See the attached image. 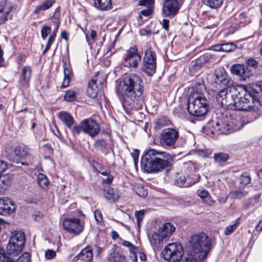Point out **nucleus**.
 Returning a JSON list of instances; mask_svg holds the SVG:
<instances>
[{"label": "nucleus", "mask_w": 262, "mask_h": 262, "mask_svg": "<svg viewBox=\"0 0 262 262\" xmlns=\"http://www.w3.org/2000/svg\"><path fill=\"white\" fill-rule=\"evenodd\" d=\"M64 79L63 80V82L62 85H61V88H66L69 85V84L71 81V77H70V70L65 68L64 69Z\"/></svg>", "instance_id": "4c0bfd02"}, {"label": "nucleus", "mask_w": 262, "mask_h": 262, "mask_svg": "<svg viewBox=\"0 0 262 262\" xmlns=\"http://www.w3.org/2000/svg\"><path fill=\"white\" fill-rule=\"evenodd\" d=\"M208 101L203 94L198 92H192L187 100L189 113L196 117H202L207 112Z\"/></svg>", "instance_id": "39448f33"}, {"label": "nucleus", "mask_w": 262, "mask_h": 262, "mask_svg": "<svg viewBox=\"0 0 262 262\" xmlns=\"http://www.w3.org/2000/svg\"><path fill=\"white\" fill-rule=\"evenodd\" d=\"M145 211L144 210L137 211L135 212V215L137 219V225L139 228L141 227L142 222L143 220Z\"/></svg>", "instance_id": "de8ad7c7"}, {"label": "nucleus", "mask_w": 262, "mask_h": 262, "mask_svg": "<svg viewBox=\"0 0 262 262\" xmlns=\"http://www.w3.org/2000/svg\"><path fill=\"white\" fill-rule=\"evenodd\" d=\"M55 1H45L41 5L36 7L34 11L36 14L40 13L41 12L47 10L50 8L54 4Z\"/></svg>", "instance_id": "f704fd0d"}, {"label": "nucleus", "mask_w": 262, "mask_h": 262, "mask_svg": "<svg viewBox=\"0 0 262 262\" xmlns=\"http://www.w3.org/2000/svg\"><path fill=\"white\" fill-rule=\"evenodd\" d=\"M175 229V227L170 223L164 224L159 229L160 231L164 234V235L167 239L174 232Z\"/></svg>", "instance_id": "c756f323"}, {"label": "nucleus", "mask_w": 262, "mask_h": 262, "mask_svg": "<svg viewBox=\"0 0 262 262\" xmlns=\"http://www.w3.org/2000/svg\"><path fill=\"white\" fill-rule=\"evenodd\" d=\"M102 83L101 81H98L95 77L92 79L87 89V93L90 97L95 98L97 97L99 92L97 85L98 84H102Z\"/></svg>", "instance_id": "b1692460"}, {"label": "nucleus", "mask_w": 262, "mask_h": 262, "mask_svg": "<svg viewBox=\"0 0 262 262\" xmlns=\"http://www.w3.org/2000/svg\"><path fill=\"white\" fill-rule=\"evenodd\" d=\"M163 258L169 262L180 261L183 255L184 250L179 243L169 244L162 251Z\"/></svg>", "instance_id": "0eeeda50"}, {"label": "nucleus", "mask_w": 262, "mask_h": 262, "mask_svg": "<svg viewBox=\"0 0 262 262\" xmlns=\"http://www.w3.org/2000/svg\"><path fill=\"white\" fill-rule=\"evenodd\" d=\"M203 201L204 203L206 204L209 206H212L215 203V201L212 199L210 194L208 195L204 200H203Z\"/></svg>", "instance_id": "680f3d73"}, {"label": "nucleus", "mask_w": 262, "mask_h": 262, "mask_svg": "<svg viewBox=\"0 0 262 262\" xmlns=\"http://www.w3.org/2000/svg\"><path fill=\"white\" fill-rule=\"evenodd\" d=\"M94 6L100 11H107L112 8V1H94Z\"/></svg>", "instance_id": "2f4dec72"}, {"label": "nucleus", "mask_w": 262, "mask_h": 262, "mask_svg": "<svg viewBox=\"0 0 262 262\" xmlns=\"http://www.w3.org/2000/svg\"><path fill=\"white\" fill-rule=\"evenodd\" d=\"M189 244L191 251L186 262H201L207 257L212 247L211 239L204 233L192 235Z\"/></svg>", "instance_id": "7ed1b4c3"}, {"label": "nucleus", "mask_w": 262, "mask_h": 262, "mask_svg": "<svg viewBox=\"0 0 262 262\" xmlns=\"http://www.w3.org/2000/svg\"><path fill=\"white\" fill-rule=\"evenodd\" d=\"M138 194L142 196L143 198L145 197L147 194V191L145 189H144L143 187L138 189V191L137 192Z\"/></svg>", "instance_id": "338daca9"}, {"label": "nucleus", "mask_w": 262, "mask_h": 262, "mask_svg": "<svg viewBox=\"0 0 262 262\" xmlns=\"http://www.w3.org/2000/svg\"><path fill=\"white\" fill-rule=\"evenodd\" d=\"M166 153L154 149L146 151L141 160L142 167L148 173L158 172L163 170L169 165V162L163 158Z\"/></svg>", "instance_id": "20e7f679"}, {"label": "nucleus", "mask_w": 262, "mask_h": 262, "mask_svg": "<svg viewBox=\"0 0 262 262\" xmlns=\"http://www.w3.org/2000/svg\"><path fill=\"white\" fill-rule=\"evenodd\" d=\"M247 67L252 68L256 69L258 67V62L253 58H250L246 60Z\"/></svg>", "instance_id": "603ef678"}, {"label": "nucleus", "mask_w": 262, "mask_h": 262, "mask_svg": "<svg viewBox=\"0 0 262 262\" xmlns=\"http://www.w3.org/2000/svg\"><path fill=\"white\" fill-rule=\"evenodd\" d=\"M13 179V174L8 173L0 176V192H4L11 185Z\"/></svg>", "instance_id": "a878e982"}, {"label": "nucleus", "mask_w": 262, "mask_h": 262, "mask_svg": "<svg viewBox=\"0 0 262 262\" xmlns=\"http://www.w3.org/2000/svg\"><path fill=\"white\" fill-rule=\"evenodd\" d=\"M97 170L103 176H107L110 173V170L106 167H103L101 164H98Z\"/></svg>", "instance_id": "6e6d98bb"}, {"label": "nucleus", "mask_w": 262, "mask_h": 262, "mask_svg": "<svg viewBox=\"0 0 262 262\" xmlns=\"http://www.w3.org/2000/svg\"><path fill=\"white\" fill-rule=\"evenodd\" d=\"M227 117L228 119H230V126L231 128L232 132L240 129L243 126V123L240 117H234L231 115L229 116H227Z\"/></svg>", "instance_id": "c85d7f7f"}, {"label": "nucleus", "mask_w": 262, "mask_h": 262, "mask_svg": "<svg viewBox=\"0 0 262 262\" xmlns=\"http://www.w3.org/2000/svg\"><path fill=\"white\" fill-rule=\"evenodd\" d=\"M230 119L227 116H223L221 119L215 121H212L209 122L206 127L208 128L212 134H228L232 133L230 126Z\"/></svg>", "instance_id": "6e6552de"}, {"label": "nucleus", "mask_w": 262, "mask_h": 262, "mask_svg": "<svg viewBox=\"0 0 262 262\" xmlns=\"http://www.w3.org/2000/svg\"><path fill=\"white\" fill-rule=\"evenodd\" d=\"M148 237L150 244L157 248L159 247L164 242L167 240L164 234L161 232L159 229L154 232L151 236Z\"/></svg>", "instance_id": "412c9836"}, {"label": "nucleus", "mask_w": 262, "mask_h": 262, "mask_svg": "<svg viewBox=\"0 0 262 262\" xmlns=\"http://www.w3.org/2000/svg\"><path fill=\"white\" fill-rule=\"evenodd\" d=\"M108 177L106 179H104L102 180V183L103 184H111L113 179V177L111 175H107Z\"/></svg>", "instance_id": "774afa93"}, {"label": "nucleus", "mask_w": 262, "mask_h": 262, "mask_svg": "<svg viewBox=\"0 0 262 262\" xmlns=\"http://www.w3.org/2000/svg\"><path fill=\"white\" fill-rule=\"evenodd\" d=\"M213 81L212 84L216 87V85H222L223 86H231L233 85V81L228 76L227 73L224 70L220 71H216L212 76Z\"/></svg>", "instance_id": "2eb2a0df"}, {"label": "nucleus", "mask_w": 262, "mask_h": 262, "mask_svg": "<svg viewBox=\"0 0 262 262\" xmlns=\"http://www.w3.org/2000/svg\"><path fill=\"white\" fill-rule=\"evenodd\" d=\"M195 182H188V178L186 179L184 176H178L174 182V184L179 187H189L193 184Z\"/></svg>", "instance_id": "72a5a7b5"}, {"label": "nucleus", "mask_w": 262, "mask_h": 262, "mask_svg": "<svg viewBox=\"0 0 262 262\" xmlns=\"http://www.w3.org/2000/svg\"><path fill=\"white\" fill-rule=\"evenodd\" d=\"M229 155L226 153L220 152L214 154L215 162L220 165H223L227 161Z\"/></svg>", "instance_id": "c9c22d12"}, {"label": "nucleus", "mask_w": 262, "mask_h": 262, "mask_svg": "<svg viewBox=\"0 0 262 262\" xmlns=\"http://www.w3.org/2000/svg\"><path fill=\"white\" fill-rule=\"evenodd\" d=\"M228 92L229 91L227 89H224L218 92L216 96V100L219 104L226 98Z\"/></svg>", "instance_id": "c03bdc74"}, {"label": "nucleus", "mask_w": 262, "mask_h": 262, "mask_svg": "<svg viewBox=\"0 0 262 262\" xmlns=\"http://www.w3.org/2000/svg\"><path fill=\"white\" fill-rule=\"evenodd\" d=\"M246 195V193L241 190L231 191L229 197L232 199H239Z\"/></svg>", "instance_id": "79ce46f5"}, {"label": "nucleus", "mask_w": 262, "mask_h": 262, "mask_svg": "<svg viewBox=\"0 0 262 262\" xmlns=\"http://www.w3.org/2000/svg\"><path fill=\"white\" fill-rule=\"evenodd\" d=\"M25 242V233L21 231L11 233L9 242L7 247V252L11 256H16L23 251Z\"/></svg>", "instance_id": "423d86ee"}, {"label": "nucleus", "mask_w": 262, "mask_h": 262, "mask_svg": "<svg viewBox=\"0 0 262 262\" xmlns=\"http://www.w3.org/2000/svg\"><path fill=\"white\" fill-rule=\"evenodd\" d=\"M155 1H139V5L143 6L145 9L141 10L139 18L140 19L143 18L142 15L148 16L153 13Z\"/></svg>", "instance_id": "4be33fe9"}, {"label": "nucleus", "mask_w": 262, "mask_h": 262, "mask_svg": "<svg viewBox=\"0 0 262 262\" xmlns=\"http://www.w3.org/2000/svg\"><path fill=\"white\" fill-rule=\"evenodd\" d=\"M240 184L242 187H245L251 182V178L249 174L246 173H243L239 178Z\"/></svg>", "instance_id": "49530a36"}, {"label": "nucleus", "mask_w": 262, "mask_h": 262, "mask_svg": "<svg viewBox=\"0 0 262 262\" xmlns=\"http://www.w3.org/2000/svg\"><path fill=\"white\" fill-rule=\"evenodd\" d=\"M116 40L114 39L113 41H110L108 43L107 45L105 53L106 54H108V55H112L115 52V46L116 45Z\"/></svg>", "instance_id": "37998d69"}, {"label": "nucleus", "mask_w": 262, "mask_h": 262, "mask_svg": "<svg viewBox=\"0 0 262 262\" xmlns=\"http://www.w3.org/2000/svg\"><path fill=\"white\" fill-rule=\"evenodd\" d=\"M228 197H229V195H220V196H218L217 201L220 203L224 204L227 202Z\"/></svg>", "instance_id": "69168bd1"}, {"label": "nucleus", "mask_w": 262, "mask_h": 262, "mask_svg": "<svg viewBox=\"0 0 262 262\" xmlns=\"http://www.w3.org/2000/svg\"><path fill=\"white\" fill-rule=\"evenodd\" d=\"M77 92L75 90L71 89L68 91L64 96V99L67 101H74L76 98Z\"/></svg>", "instance_id": "a19ab883"}, {"label": "nucleus", "mask_w": 262, "mask_h": 262, "mask_svg": "<svg viewBox=\"0 0 262 262\" xmlns=\"http://www.w3.org/2000/svg\"><path fill=\"white\" fill-rule=\"evenodd\" d=\"M37 181L38 185L43 191H46L48 190L50 181L45 174L39 173L37 177Z\"/></svg>", "instance_id": "7c9ffc66"}, {"label": "nucleus", "mask_w": 262, "mask_h": 262, "mask_svg": "<svg viewBox=\"0 0 262 262\" xmlns=\"http://www.w3.org/2000/svg\"><path fill=\"white\" fill-rule=\"evenodd\" d=\"M61 121L64 123L67 127L71 128L74 123L75 120L72 116L67 112H60L57 114Z\"/></svg>", "instance_id": "bb28decb"}, {"label": "nucleus", "mask_w": 262, "mask_h": 262, "mask_svg": "<svg viewBox=\"0 0 262 262\" xmlns=\"http://www.w3.org/2000/svg\"><path fill=\"white\" fill-rule=\"evenodd\" d=\"M64 230L74 235H79L84 228V223L78 218L66 217L62 222Z\"/></svg>", "instance_id": "9b49d317"}, {"label": "nucleus", "mask_w": 262, "mask_h": 262, "mask_svg": "<svg viewBox=\"0 0 262 262\" xmlns=\"http://www.w3.org/2000/svg\"><path fill=\"white\" fill-rule=\"evenodd\" d=\"M7 168V164L6 162L0 160V174L4 172Z\"/></svg>", "instance_id": "0e129e2a"}, {"label": "nucleus", "mask_w": 262, "mask_h": 262, "mask_svg": "<svg viewBox=\"0 0 262 262\" xmlns=\"http://www.w3.org/2000/svg\"><path fill=\"white\" fill-rule=\"evenodd\" d=\"M70 129L73 135H79L81 132H83V125L81 124V122L80 125H75L73 127L72 126Z\"/></svg>", "instance_id": "864d4df0"}, {"label": "nucleus", "mask_w": 262, "mask_h": 262, "mask_svg": "<svg viewBox=\"0 0 262 262\" xmlns=\"http://www.w3.org/2000/svg\"><path fill=\"white\" fill-rule=\"evenodd\" d=\"M77 257L84 262H92L93 254L92 247L88 246L83 249L77 255Z\"/></svg>", "instance_id": "393cba45"}, {"label": "nucleus", "mask_w": 262, "mask_h": 262, "mask_svg": "<svg viewBox=\"0 0 262 262\" xmlns=\"http://www.w3.org/2000/svg\"><path fill=\"white\" fill-rule=\"evenodd\" d=\"M94 216L97 222H101L102 221V216L101 213L98 210L94 212Z\"/></svg>", "instance_id": "e2e57ef3"}, {"label": "nucleus", "mask_w": 262, "mask_h": 262, "mask_svg": "<svg viewBox=\"0 0 262 262\" xmlns=\"http://www.w3.org/2000/svg\"><path fill=\"white\" fill-rule=\"evenodd\" d=\"M223 51L224 52H231L235 48V45L232 43H227L222 44Z\"/></svg>", "instance_id": "5fc2aeb1"}, {"label": "nucleus", "mask_w": 262, "mask_h": 262, "mask_svg": "<svg viewBox=\"0 0 262 262\" xmlns=\"http://www.w3.org/2000/svg\"><path fill=\"white\" fill-rule=\"evenodd\" d=\"M171 124L170 120L166 117H162L158 119L155 122V127L160 129Z\"/></svg>", "instance_id": "e433bc0d"}, {"label": "nucleus", "mask_w": 262, "mask_h": 262, "mask_svg": "<svg viewBox=\"0 0 262 262\" xmlns=\"http://www.w3.org/2000/svg\"><path fill=\"white\" fill-rule=\"evenodd\" d=\"M14 153L17 156L25 158L29 154V149L25 147L17 146L14 150Z\"/></svg>", "instance_id": "58836bf2"}, {"label": "nucleus", "mask_w": 262, "mask_h": 262, "mask_svg": "<svg viewBox=\"0 0 262 262\" xmlns=\"http://www.w3.org/2000/svg\"><path fill=\"white\" fill-rule=\"evenodd\" d=\"M103 194L106 200L111 203L115 202L120 196L118 190L110 186L106 187L104 188Z\"/></svg>", "instance_id": "5701e85b"}, {"label": "nucleus", "mask_w": 262, "mask_h": 262, "mask_svg": "<svg viewBox=\"0 0 262 262\" xmlns=\"http://www.w3.org/2000/svg\"><path fill=\"white\" fill-rule=\"evenodd\" d=\"M83 132L91 137L97 136L100 131L99 124L92 119H84L81 121Z\"/></svg>", "instance_id": "dca6fc26"}, {"label": "nucleus", "mask_w": 262, "mask_h": 262, "mask_svg": "<svg viewBox=\"0 0 262 262\" xmlns=\"http://www.w3.org/2000/svg\"><path fill=\"white\" fill-rule=\"evenodd\" d=\"M143 61L142 70L148 76H152L156 70V55L150 48L146 50Z\"/></svg>", "instance_id": "9d476101"}, {"label": "nucleus", "mask_w": 262, "mask_h": 262, "mask_svg": "<svg viewBox=\"0 0 262 262\" xmlns=\"http://www.w3.org/2000/svg\"><path fill=\"white\" fill-rule=\"evenodd\" d=\"M56 37V35L55 34H51L49 36V38L48 39V42L46 45V48L43 51V54H46L48 50L50 49L52 44L54 42L55 39Z\"/></svg>", "instance_id": "8fccbe9b"}, {"label": "nucleus", "mask_w": 262, "mask_h": 262, "mask_svg": "<svg viewBox=\"0 0 262 262\" xmlns=\"http://www.w3.org/2000/svg\"><path fill=\"white\" fill-rule=\"evenodd\" d=\"M122 245L128 248L130 253L133 255H134L135 252H136L137 250V248L135 246H134L131 243L128 241H124L123 242Z\"/></svg>", "instance_id": "3c124183"}, {"label": "nucleus", "mask_w": 262, "mask_h": 262, "mask_svg": "<svg viewBox=\"0 0 262 262\" xmlns=\"http://www.w3.org/2000/svg\"><path fill=\"white\" fill-rule=\"evenodd\" d=\"M31 75V70L30 67L25 66L21 70V76L20 79L21 84L24 86H27L30 81Z\"/></svg>", "instance_id": "cd10ccee"}, {"label": "nucleus", "mask_w": 262, "mask_h": 262, "mask_svg": "<svg viewBox=\"0 0 262 262\" xmlns=\"http://www.w3.org/2000/svg\"><path fill=\"white\" fill-rule=\"evenodd\" d=\"M179 135L178 132L175 129L171 128L164 129L160 135L161 145L166 148H174Z\"/></svg>", "instance_id": "1a4fd4ad"}, {"label": "nucleus", "mask_w": 262, "mask_h": 262, "mask_svg": "<svg viewBox=\"0 0 262 262\" xmlns=\"http://www.w3.org/2000/svg\"><path fill=\"white\" fill-rule=\"evenodd\" d=\"M239 222V218L236 219V223L235 224L227 226L225 229L224 234L226 235L231 234L236 229Z\"/></svg>", "instance_id": "a18cd8bd"}, {"label": "nucleus", "mask_w": 262, "mask_h": 262, "mask_svg": "<svg viewBox=\"0 0 262 262\" xmlns=\"http://www.w3.org/2000/svg\"><path fill=\"white\" fill-rule=\"evenodd\" d=\"M182 5L181 1H164L162 15L164 17L172 18L178 13Z\"/></svg>", "instance_id": "f8f14e48"}, {"label": "nucleus", "mask_w": 262, "mask_h": 262, "mask_svg": "<svg viewBox=\"0 0 262 262\" xmlns=\"http://www.w3.org/2000/svg\"><path fill=\"white\" fill-rule=\"evenodd\" d=\"M51 30V28L49 26H45L43 27L41 30V37L43 40H45L48 34L50 33Z\"/></svg>", "instance_id": "4d7b16f0"}, {"label": "nucleus", "mask_w": 262, "mask_h": 262, "mask_svg": "<svg viewBox=\"0 0 262 262\" xmlns=\"http://www.w3.org/2000/svg\"><path fill=\"white\" fill-rule=\"evenodd\" d=\"M235 111H248L257 104L261 105L262 81L254 84L251 87L241 85L235 89Z\"/></svg>", "instance_id": "f03ea898"}, {"label": "nucleus", "mask_w": 262, "mask_h": 262, "mask_svg": "<svg viewBox=\"0 0 262 262\" xmlns=\"http://www.w3.org/2000/svg\"><path fill=\"white\" fill-rule=\"evenodd\" d=\"M56 252L53 249H48L45 252V257L47 259H52L55 257Z\"/></svg>", "instance_id": "13d9d810"}, {"label": "nucleus", "mask_w": 262, "mask_h": 262, "mask_svg": "<svg viewBox=\"0 0 262 262\" xmlns=\"http://www.w3.org/2000/svg\"><path fill=\"white\" fill-rule=\"evenodd\" d=\"M94 145L95 147L98 148L103 152H106L107 149V143L105 140L103 139H99L95 142Z\"/></svg>", "instance_id": "ea45409f"}, {"label": "nucleus", "mask_w": 262, "mask_h": 262, "mask_svg": "<svg viewBox=\"0 0 262 262\" xmlns=\"http://www.w3.org/2000/svg\"><path fill=\"white\" fill-rule=\"evenodd\" d=\"M31 255L28 252L24 253L15 262H31ZM0 262H14L10 258L7 257L3 249L0 248Z\"/></svg>", "instance_id": "aec40b11"}, {"label": "nucleus", "mask_w": 262, "mask_h": 262, "mask_svg": "<svg viewBox=\"0 0 262 262\" xmlns=\"http://www.w3.org/2000/svg\"><path fill=\"white\" fill-rule=\"evenodd\" d=\"M231 73L236 75L239 80L245 81L253 75V72L250 68L242 64H233L231 68Z\"/></svg>", "instance_id": "4468645a"}, {"label": "nucleus", "mask_w": 262, "mask_h": 262, "mask_svg": "<svg viewBox=\"0 0 262 262\" xmlns=\"http://www.w3.org/2000/svg\"><path fill=\"white\" fill-rule=\"evenodd\" d=\"M235 89L233 91H229L226 98L223 100L220 105L223 108L235 111Z\"/></svg>", "instance_id": "a211bd4d"}, {"label": "nucleus", "mask_w": 262, "mask_h": 262, "mask_svg": "<svg viewBox=\"0 0 262 262\" xmlns=\"http://www.w3.org/2000/svg\"><path fill=\"white\" fill-rule=\"evenodd\" d=\"M203 3L211 8H217L220 7L223 1H202Z\"/></svg>", "instance_id": "09e8293b"}, {"label": "nucleus", "mask_w": 262, "mask_h": 262, "mask_svg": "<svg viewBox=\"0 0 262 262\" xmlns=\"http://www.w3.org/2000/svg\"><path fill=\"white\" fill-rule=\"evenodd\" d=\"M258 196L257 197H253L252 198H250L249 200V203L246 204L245 207L246 209H248L250 206H253L254 205L257 203L258 200Z\"/></svg>", "instance_id": "bf43d9fd"}, {"label": "nucleus", "mask_w": 262, "mask_h": 262, "mask_svg": "<svg viewBox=\"0 0 262 262\" xmlns=\"http://www.w3.org/2000/svg\"><path fill=\"white\" fill-rule=\"evenodd\" d=\"M141 57L138 54V50L135 47L130 48L126 51L123 59V64L124 67L129 68H137L140 62Z\"/></svg>", "instance_id": "ddd939ff"}, {"label": "nucleus", "mask_w": 262, "mask_h": 262, "mask_svg": "<svg viewBox=\"0 0 262 262\" xmlns=\"http://www.w3.org/2000/svg\"><path fill=\"white\" fill-rule=\"evenodd\" d=\"M197 194L202 200H203L209 195V193L207 191L205 190H198L197 191Z\"/></svg>", "instance_id": "052dcab7"}, {"label": "nucleus", "mask_w": 262, "mask_h": 262, "mask_svg": "<svg viewBox=\"0 0 262 262\" xmlns=\"http://www.w3.org/2000/svg\"><path fill=\"white\" fill-rule=\"evenodd\" d=\"M143 90V82L139 76L130 74L123 76L117 89V93L121 99L124 109L142 108Z\"/></svg>", "instance_id": "f257e3e1"}, {"label": "nucleus", "mask_w": 262, "mask_h": 262, "mask_svg": "<svg viewBox=\"0 0 262 262\" xmlns=\"http://www.w3.org/2000/svg\"><path fill=\"white\" fill-rule=\"evenodd\" d=\"M15 204L8 198L0 199V214L6 215L13 213L16 210Z\"/></svg>", "instance_id": "f3484780"}, {"label": "nucleus", "mask_w": 262, "mask_h": 262, "mask_svg": "<svg viewBox=\"0 0 262 262\" xmlns=\"http://www.w3.org/2000/svg\"><path fill=\"white\" fill-rule=\"evenodd\" d=\"M13 6L8 1H0V25L4 24L8 19Z\"/></svg>", "instance_id": "6ab92c4d"}, {"label": "nucleus", "mask_w": 262, "mask_h": 262, "mask_svg": "<svg viewBox=\"0 0 262 262\" xmlns=\"http://www.w3.org/2000/svg\"><path fill=\"white\" fill-rule=\"evenodd\" d=\"M125 256L118 251L112 252L108 257L109 262H125Z\"/></svg>", "instance_id": "473e14b6"}]
</instances>
